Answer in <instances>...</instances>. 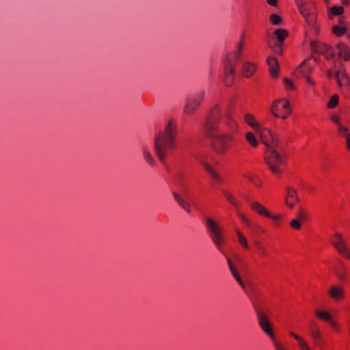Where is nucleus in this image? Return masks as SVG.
<instances>
[{
  "instance_id": "nucleus-1",
  "label": "nucleus",
  "mask_w": 350,
  "mask_h": 350,
  "mask_svg": "<svg viewBox=\"0 0 350 350\" xmlns=\"http://www.w3.org/2000/svg\"><path fill=\"white\" fill-rule=\"evenodd\" d=\"M221 120V111L218 105H215L208 113L203 124L204 135L210 139L213 150L219 154H225L236 142L239 134V125L232 117L227 116L225 120V129L220 133L219 125Z\"/></svg>"
},
{
  "instance_id": "nucleus-2",
  "label": "nucleus",
  "mask_w": 350,
  "mask_h": 350,
  "mask_svg": "<svg viewBox=\"0 0 350 350\" xmlns=\"http://www.w3.org/2000/svg\"><path fill=\"white\" fill-rule=\"evenodd\" d=\"M177 128L172 120L168 121L164 131H161L154 138V148L160 161L165 163L167 153L176 148Z\"/></svg>"
},
{
  "instance_id": "nucleus-3",
  "label": "nucleus",
  "mask_w": 350,
  "mask_h": 350,
  "mask_svg": "<svg viewBox=\"0 0 350 350\" xmlns=\"http://www.w3.org/2000/svg\"><path fill=\"white\" fill-rule=\"evenodd\" d=\"M244 46V37L241 38L238 44L237 49L234 53H229L226 55L224 60V82L226 86H231L233 84L235 75V66L237 62L240 61L241 51Z\"/></svg>"
},
{
  "instance_id": "nucleus-4",
  "label": "nucleus",
  "mask_w": 350,
  "mask_h": 350,
  "mask_svg": "<svg viewBox=\"0 0 350 350\" xmlns=\"http://www.w3.org/2000/svg\"><path fill=\"white\" fill-rule=\"evenodd\" d=\"M265 160L273 174L280 176L282 170L280 166L285 161V156L280 154L273 148H268L265 153Z\"/></svg>"
},
{
  "instance_id": "nucleus-5",
  "label": "nucleus",
  "mask_w": 350,
  "mask_h": 350,
  "mask_svg": "<svg viewBox=\"0 0 350 350\" xmlns=\"http://www.w3.org/2000/svg\"><path fill=\"white\" fill-rule=\"evenodd\" d=\"M257 316L260 327L262 331L269 336L275 350H287L286 348L275 338L271 324L266 314L264 312L259 310L257 312Z\"/></svg>"
},
{
  "instance_id": "nucleus-6",
  "label": "nucleus",
  "mask_w": 350,
  "mask_h": 350,
  "mask_svg": "<svg viewBox=\"0 0 350 350\" xmlns=\"http://www.w3.org/2000/svg\"><path fill=\"white\" fill-rule=\"evenodd\" d=\"M297 7L306 22L310 25H314L317 21V9L314 3L311 1H299Z\"/></svg>"
},
{
  "instance_id": "nucleus-7",
  "label": "nucleus",
  "mask_w": 350,
  "mask_h": 350,
  "mask_svg": "<svg viewBox=\"0 0 350 350\" xmlns=\"http://www.w3.org/2000/svg\"><path fill=\"white\" fill-rule=\"evenodd\" d=\"M291 111L290 103L284 99L274 101L271 107V113L276 118L285 119Z\"/></svg>"
},
{
  "instance_id": "nucleus-8",
  "label": "nucleus",
  "mask_w": 350,
  "mask_h": 350,
  "mask_svg": "<svg viewBox=\"0 0 350 350\" xmlns=\"http://www.w3.org/2000/svg\"><path fill=\"white\" fill-rule=\"evenodd\" d=\"M310 48L314 53L321 54L327 59L334 57V52L332 47L327 44L317 40L310 42Z\"/></svg>"
},
{
  "instance_id": "nucleus-9",
  "label": "nucleus",
  "mask_w": 350,
  "mask_h": 350,
  "mask_svg": "<svg viewBox=\"0 0 350 350\" xmlns=\"http://www.w3.org/2000/svg\"><path fill=\"white\" fill-rule=\"evenodd\" d=\"M205 220L206 228L208 232L212 235L214 241H221L222 232L219 224L210 217H206Z\"/></svg>"
},
{
  "instance_id": "nucleus-10",
  "label": "nucleus",
  "mask_w": 350,
  "mask_h": 350,
  "mask_svg": "<svg viewBox=\"0 0 350 350\" xmlns=\"http://www.w3.org/2000/svg\"><path fill=\"white\" fill-rule=\"evenodd\" d=\"M261 142L269 148H275L278 143L277 136L273 135L272 131L269 128L260 129Z\"/></svg>"
},
{
  "instance_id": "nucleus-11",
  "label": "nucleus",
  "mask_w": 350,
  "mask_h": 350,
  "mask_svg": "<svg viewBox=\"0 0 350 350\" xmlns=\"http://www.w3.org/2000/svg\"><path fill=\"white\" fill-rule=\"evenodd\" d=\"M204 96V93H200L193 98H188L185 107V112L187 114L193 113L200 105Z\"/></svg>"
},
{
  "instance_id": "nucleus-12",
  "label": "nucleus",
  "mask_w": 350,
  "mask_h": 350,
  "mask_svg": "<svg viewBox=\"0 0 350 350\" xmlns=\"http://www.w3.org/2000/svg\"><path fill=\"white\" fill-rule=\"evenodd\" d=\"M308 332L313 340L314 346H319V340L322 338V333L319 326L314 321H311L308 325Z\"/></svg>"
},
{
  "instance_id": "nucleus-13",
  "label": "nucleus",
  "mask_w": 350,
  "mask_h": 350,
  "mask_svg": "<svg viewBox=\"0 0 350 350\" xmlns=\"http://www.w3.org/2000/svg\"><path fill=\"white\" fill-rule=\"evenodd\" d=\"M299 201L297 191L288 187L285 198V203L290 208H293Z\"/></svg>"
},
{
  "instance_id": "nucleus-14",
  "label": "nucleus",
  "mask_w": 350,
  "mask_h": 350,
  "mask_svg": "<svg viewBox=\"0 0 350 350\" xmlns=\"http://www.w3.org/2000/svg\"><path fill=\"white\" fill-rule=\"evenodd\" d=\"M329 297L336 301H338L345 297V292L342 287L332 286L327 291Z\"/></svg>"
},
{
  "instance_id": "nucleus-15",
  "label": "nucleus",
  "mask_w": 350,
  "mask_h": 350,
  "mask_svg": "<svg viewBox=\"0 0 350 350\" xmlns=\"http://www.w3.org/2000/svg\"><path fill=\"white\" fill-rule=\"evenodd\" d=\"M267 63L269 66V72L271 77H278L279 75V63L277 59L273 56H269L267 59Z\"/></svg>"
},
{
  "instance_id": "nucleus-16",
  "label": "nucleus",
  "mask_w": 350,
  "mask_h": 350,
  "mask_svg": "<svg viewBox=\"0 0 350 350\" xmlns=\"http://www.w3.org/2000/svg\"><path fill=\"white\" fill-rule=\"evenodd\" d=\"M334 247L342 257L350 259V250L345 242H333Z\"/></svg>"
},
{
  "instance_id": "nucleus-17",
  "label": "nucleus",
  "mask_w": 350,
  "mask_h": 350,
  "mask_svg": "<svg viewBox=\"0 0 350 350\" xmlns=\"http://www.w3.org/2000/svg\"><path fill=\"white\" fill-rule=\"evenodd\" d=\"M338 56L344 61L350 60V47L344 43H339L337 45Z\"/></svg>"
},
{
  "instance_id": "nucleus-18",
  "label": "nucleus",
  "mask_w": 350,
  "mask_h": 350,
  "mask_svg": "<svg viewBox=\"0 0 350 350\" xmlns=\"http://www.w3.org/2000/svg\"><path fill=\"white\" fill-rule=\"evenodd\" d=\"M335 77L339 87H342L343 84L347 83L350 81L343 67L340 68L336 72Z\"/></svg>"
},
{
  "instance_id": "nucleus-19",
  "label": "nucleus",
  "mask_w": 350,
  "mask_h": 350,
  "mask_svg": "<svg viewBox=\"0 0 350 350\" xmlns=\"http://www.w3.org/2000/svg\"><path fill=\"white\" fill-rule=\"evenodd\" d=\"M251 208L262 217H271V213L260 203L254 202L250 205Z\"/></svg>"
},
{
  "instance_id": "nucleus-20",
  "label": "nucleus",
  "mask_w": 350,
  "mask_h": 350,
  "mask_svg": "<svg viewBox=\"0 0 350 350\" xmlns=\"http://www.w3.org/2000/svg\"><path fill=\"white\" fill-rule=\"evenodd\" d=\"M224 196L226 199V200L236 209H239L241 208V204L237 200L236 197L231 193L230 191L222 189L221 191Z\"/></svg>"
},
{
  "instance_id": "nucleus-21",
  "label": "nucleus",
  "mask_w": 350,
  "mask_h": 350,
  "mask_svg": "<svg viewBox=\"0 0 350 350\" xmlns=\"http://www.w3.org/2000/svg\"><path fill=\"white\" fill-rule=\"evenodd\" d=\"M228 263L229 268L230 269V271L234 276V278L236 279L239 284L241 286L243 289H245V284L242 280L241 278L240 277L238 270L237 269L234 264L228 258Z\"/></svg>"
},
{
  "instance_id": "nucleus-22",
  "label": "nucleus",
  "mask_w": 350,
  "mask_h": 350,
  "mask_svg": "<svg viewBox=\"0 0 350 350\" xmlns=\"http://www.w3.org/2000/svg\"><path fill=\"white\" fill-rule=\"evenodd\" d=\"M256 71V66L254 63L247 62L243 66L242 72L246 77H250Z\"/></svg>"
},
{
  "instance_id": "nucleus-23",
  "label": "nucleus",
  "mask_w": 350,
  "mask_h": 350,
  "mask_svg": "<svg viewBox=\"0 0 350 350\" xmlns=\"http://www.w3.org/2000/svg\"><path fill=\"white\" fill-rule=\"evenodd\" d=\"M173 196L175 199V200L178 203V204L187 213L191 212V206L190 204L187 202L183 198L178 194L176 191L172 192Z\"/></svg>"
},
{
  "instance_id": "nucleus-24",
  "label": "nucleus",
  "mask_w": 350,
  "mask_h": 350,
  "mask_svg": "<svg viewBox=\"0 0 350 350\" xmlns=\"http://www.w3.org/2000/svg\"><path fill=\"white\" fill-rule=\"evenodd\" d=\"M201 163L204 169L207 171V172L210 174V176H211V177L219 183L221 182V178L220 176L213 169V167L208 163L204 161H202Z\"/></svg>"
},
{
  "instance_id": "nucleus-25",
  "label": "nucleus",
  "mask_w": 350,
  "mask_h": 350,
  "mask_svg": "<svg viewBox=\"0 0 350 350\" xmlns=\"http://www.w3.org/2000/svg\"><path fill=\"white\" fill-rule=\"evenodd\" d=\"M274 35L279 44H282L284 40L288 36V31L285 29L279 28L275 30Z\"/></svg>"
},
{
  "instance_id": "nucleus-26",
  "label": "nucleus",
  "mask_w": 350,
  "mask_h": 350,
  "mask_svg": "<svg viewBox=\"0 0 350 350\" xmlns=\"http://www.w3.org/2000/svg\"><path fill=\"white\" fill-rule=\"evenodd\" d=\"M245 122L250 126L252 129H254L256 131H258L260 129V126L257 122L254 116L251 113H247L245 116Z\"/></svg>"
},
{
  "instance_id": "nucleus-27",
  "label": "nucleus",
  "mask_w": 350,
  "mask_h": 350,
  "mask_svg": "<svg viewBox=\"0 0 350 350\" xmlns=\"http://www.w3.org/2000/svg\"><path fill=\"white\" fill-rule=\"evenodd\" d=\"M245 139L248 144H250L253 148H256L258 145V142L252 132H247L245 134Z\"/></svg>"
},
{
  "instance_id": "nucleus-28",
  "label": "nucleus",
  "mask_w": 350,
  "mask_h": 350,
  "mask_svg": "<svg viewBox=\"0 0 350 350\" xmlns=\"http://www.w3.org/2000/svg\"><path fill=\"white\" fill-rule=\"evenodd\" d=\"M314 314L319 319L326 322L331 321L332 320L330 314L325 311L316 310Z\"/></svg>"
},
{
  "instance_id": "nucleus-29",
  "label": "nucleus",
  "mask_w": 350,
  "mask_h": 350,
  "mask_svg": "<svg viewBox=\"0 0 350 350\" xmlns=\"http://www.w3.org/2000/svg\"><path fill=\"white\" fill-rule=\"evenodd\" d=\"M338 101H339V96L338 94H334L329 99V100L328 101L327 104V107L329 109H333L334 107H336L338 104Z\"/></svg>"
},
{
  "instance_id": "nucleus-30",
  "label": "nucleus",
  "mask_w": 350,
  "mask_h": 350,
  "mask_svg": "<svg viewBox=\"0 0 350 350\" xmlns=\"http://www.w3.org/2000/svg\"><path fill=\"white\" fill-rule=\"evenodd\" d=\"M245 177L252 183H253L255 186L256 187H261L262 185V181L258 177L256 176V175H254V174H249L247 176H245Z\"/></svg>"
},
{
  "instance_id": "nucleus-31",
  "label": "nucleus",
  "mask_w": 350,
  "mask_h": 350,
  "mask_svg": "<svg viewBox=\"0 0 350 350\" xmlns=\"http://www.w3.org/2000/svg\"><path fill=\"white\" fill-rule=\"evenodd\" d=\"M344 13V8L342 6H333L329 10V13L333 16H340Z\"/></svg>"
},
{
  "instance_id": "nucleus-32",
  "label": "nucleus",
  "mask_w": 350,
  "mask_h": 350,
  "mask_svg": "<svg viewBox=\"0 0 350 350\" xmlns=\"http://www.w3.org/2000/svg\"><path fill=\"white\" fill-rule=\"evenodd\" d=\"M346 32V28L345 27L334 25L332 27V33L336 36H341Z\"/></svg>"
},
{
  "instance_id": "nucleus-33",
  "label": "nucleus",
  "mask_w": 350,
  "mask_h": 350,
  "mask_svg": "<svg viewBox=\"0 0 350 350\" xmlns=\"http://www.w3.org/2000/svg\"><path fill=\"white\" fill-rule=\"evenodd\" d=\"M144 157L145 160L152 166H153L155 163V161L152 156L151 155L150 152H148L147 150L144 149Z\"/></svg>"
},
{
  "instance_id": "nucleus-34",
  "label": "nucleus",
  "mask_w": 350,
  "mask_h": 350,
  "mask_svg": "<svg viewBox=\"0 0 350 350\" xmlns=\"http://www.w3.org/2000/svg\"><path fill=\"white\" fill-rule=\"evenodd\" d=\"M337 131H338V134L340 136V137H345L346 136L347 137V133H348V128L342 125L341 124H339V126H337Z\"/></svg>"
},
{
  "instance_id": "nucleus-35",
  "label": "nucleus",
  "mask_w": 350,
  "mask_h": 350,
  "mask_svg": "<svg viewBox=\"0 0 350 350\" xmlns=\"http://www.w3.org/2000/svg\"><path fill=\"white\" fill-rule=\"evenodd\" d=\"M289 334L291 336L294 338L297 341L299 347H300L302 345H304L306 342L302 337H301L300 336H299L298 334H297L293 332H290Z\"/></svg>"
},
{
  "instance_id": "nucleus-36",
  "label": "nucleus",
  "mask_w": 350,
  "mask_h": 350,
  "mask_svg": "<svg viewBox=\"0 0 350 350\" xmlns=\"http://www.w3.org/2000/svg\"><path fill=\"white\" fill-rule=\"evenodd\" d=\"M270 21L273 25H279L282 21L280 16L276 14H272L270 16Z\"/></svg>"
},
{
  "instance_id": "nucleus-37",
  "label": "nucleus",
  "mask_w": 350,
  "mask_h": 350,
  "mask_svg": "<svg viewBox=\"0 0 350 350\" xmlns=\"http://www.w3.org/2000/svg\"><path fill=\"white\" fill-rule=\"evenodd\" d=\"M284 85L288 90H294V85L293 81L288 78H284L283 79Z\"/></svg>"
},
{
  "instance_id": "nucleus-38",
  "label": "nucleus",
  "mask_w": 350,
  "mask_h": 350,
  "mask_svg": "<svg viewBox=\"0 0 350 350\" xmlns=\"http://www.w3.org/2000/svg\"><path fill=\"white\" fill-rule=\"evenodd\" d=\"M297 219L301 222H304L307 220L308 217L306 213L303 209H299L297 213Z\"/></svg>"
},
{
  "instance_id": "nucleus-39",
  "label": "nucleus",
  "mask_w": 350,
  "mask_h": 350,
  "mask_svg": "<svg viewBox=\"0 0 350 350\" xmlns=\"http://www.w3.org/2000/svg\"><path fill=\"white\" fill-rule=\"evenodd\" d=\"M301 221L297 219H295L291 221L290 226L295 230H299L301 228Z\"/></svg>"
},
{
  "instance_id": "nucleus-40",
  "label": "nucleus",
  "mask_w": 350,
  "mask_h": 350,
  "mask_svg": "<svg viewBox=\"0 0 350 350\" xmlns=\"http://www.w3.org/2000/svg\"><path fill=\"white\" fill-rule=\"evenodd\" d=\"M341 88H342V92L345 96L350 97V81L347 83L343 84Z\"/></svg>"
},
{
  "instance_id": "nucleus-41",
  "label": "nucleus",
  "mask_w": 350,
  "mask_h": 350,
  "mask_svg": "<svg viewBox=\"0 0 350 350\" xmlns=\"http://www.w3.org/2000/svg\"><path fill=\"white\" fill-rule=\"evenodd\" d=\"M267 218L271 219L274 221L275 225H279L282 221V216L280 214L273 215L271 214V217H267Z\"/></svg>"
},
{
  "instance_id": "nucleus-42",
  "label": "nucleus",
  "mask_w": 350,
  "mask_h": 350,
  "mask_svg": "<svg viewBox=\"0 0 350 350\" xmlns=\"http://www.w3.org/2000/svg\"><path fill=\"white\" fill-rule=\"evenodd\" d=\"M342 269L341 271L336 270V273L340 280H343L346 278L347 274H346L345 270L342 266Z\"/></svg>"
},
{
  "instance_id": "nucleus-43",
  "label": "nucleus",
  "mask_w": 350,
  "mask_h": 350,
  "mask_svg": "<svg viewBox=\"0 0 350 350\" xmlns=\"http://www.w3.org/2000/svg\"><path fill=\"white\" fill-rule=\"evenodd\" d=\"M239 215L243 223L247 226L250 225V219L244 214L240 213Z\"/></svg>"
},
{
  "instance_id": "nucleus-44",
  "label": "nucleus",
  "mask_w": 350,
  "mask_h": 350,
  "mask_svg": "<svg viewBox=\"0 0 350 350\" xmlns=\"http://www.w3.org/2000/svg\"><path fill=\"white\" fill-rule=\"evenodd\" d=\"M282 44H279L275 46L273 51L275 53L279 54V55L282 54Z\"/></svg>"
},
{
  "instance_id": "nucleus-45",
  "label": "nucleus",
  "mask_w": 350,
  "mask_h": 350,
  "mask_svg": "<svg viewBox=\"0 0 350 350\" xmlns=\"http://www.w3.org/2000/svg\"><path fill=\"white\" fill-rule=\"evenodd\" d=\"M330 119L334 123L337 124V126H339V124H341L340 119L338 116L333 115L331 116Z\"/></svg>"
},
{
  "instance_id": "nucleus-46",
  "label": "nucleus",
  "mask_w": 350,
  "mask_h": 350,
  "mask_svg": "<svg viewBox=\"0 0 350 350\" xmlns=\"http://www.w3.org/2000/svg\"><path fill=\"white\" fill-rule=\"evenodd\" d=\"M299 348L301 350H312L311 347L309 346L307 342L302 345Z\"/></svg>"
},
{
  "instance_id": "nucleus-47",
  "label": "nucleus",
  "mask_w": 350,
  "mask_h": 350,
  "mask_svg": "<svg viewBox=\"0 0 350 350\" xmlns=\"http://www.w3.org/2000/svg\"><path fill=\"white\" fill-rule=\"evenodd\" d=\"M342 234L339 232H336L334 234V241H342Z\"/></svg>"
},
{
  "instance_id": "nucleus-48",
  "label": "nucleus",
  "mask_w": 350,
  "mask_h": 350,
  "mask_svg": "<svg viewBox=\"0 0 350 350\" xmlns=\"http://www.w3.org/2000/svg\"><path fill=\"white\" fill-rule=\"evenodd\" d=\"M237 234L239 237V241H247L243 234L241 233L239 230L237 231Z\"/></svg>"
},
{
  "instance_id": "nucleus-49",
  "label": "nucleus",
  "mask_w": 350,
  "mask_h": 350,
  "mask_svg": "<svg viewBox=\"0 0 350 350\" xmlns=\"http://www.w3.org/2000/svg\"><path fill=\"white\" fill-rule=\"evenodd\" d=\"M254 249L259 252L262 250L260 242H254Z\"/></svg>"
},
{
  "instance_id": "nucleus-50",
  "label": "nucleus",
  "mask_w": 350,
  "mask_h": 350,
  "mask_svg": "<svg viewBox=\"0 0 350 350\" xmlns=\"http://www.w3.org/2000/svg\"><path fill=\"white\" fill-rule=\"evenodd\" d=\"M241 244L242 247L245 249V250H250L251 249V247L249 245V243L248 242H241Z\"/></svg>"
},
{
  "instance_id": "nucleus-51",
  "label": "nucleus",
  "mask_w": 350,
  "mask_h": 350,
  "mask_svg": "<svg viewBox=\"0 0 350 350\" xmlns=\"http://www.w3.org/2000/svg\"><path fill=\"white\" fill-rule=\"evenodd\" d=\"M268 4L272 6H276L278 3V0H267Z\"/></svg>"
},
{
  "instance_id": "nucleus-52",
  "label": "nucleus",
  "mask_w": 350,
  "mask_h": 350,
  "mask_svg": "<svg viewBox=\"0 0 350 350\" xmlns=\"http://www.w3.org/2000/svg\"><path fill=\"white\" fill-rule=\"evenodd\" d=\"M329 323H331L332 326L333 327L334 329H336L337 327H338V325L337 323L334 321L332 319L331 320V321H329Z\"/></svg>"
},
{
  "instance_id": "nucleus-53",
  "label": "nucleus",
  "mask_w": 350,
  "mask_h": 350,
  "mask_svg": "<svg viewBox=\"0 0 350 350\" xmlns=\"http://www.w3.org/2000/svg\"><path fill=\"white\" fill-rule=\"evenodd\" d=\"M306 81L308 83L311 84V85H314V82L313 81L311 80V79L310 78V77L308 76H306Z\"/></svg>"
},
{
  "instance_id": "nucleus-54",
  "label": "nucleus",
  "mask_w": 350,
  "mask_h": 350,
  "mask_svg": "<svg viewBox=\"0 0 350 350\" xmlns=\"http://www.w3.org/2000/svg\"><path fill=\"white\" fill-rule=\"evenodd\" d=\"M215 244H216V247H217L219 250H221V245H222V242H220V241L215 242Z\"/></svg>"
},
{
  "instance_id": "nucleus-55",
  "label": "nucleus",
  "mask_w": 350,
  "mask_h": 350,
  "mask_svg": "<svg viewBox=\"0 0 350 350\" xmlns=\"http://www.w3.org/2000/svg\"><path fill=\"white\" fill-rule=\"evenodd\" d=\"M317 347H319L320 350H323V345H322V341L321 339L319 340V346H317Z\"/></svg>"
},
{
  "instance_id": "nucleus-56",
  "label": "nucleus",
  "mask_w": 350,
  "mask_h": 350,
  "mask_svg": "<svg viewBox=\"0 0 350 350\" xmlns=\"http://www.w3.org/2000/svg\"><path fill=\"white\" fill-rule=\"evenodd\" d=\"M302 68H303V66L301 65V66H299V68H297V72H301L302 70Z\"/></svg>"
},
{
  "instance_id": "nucleus-57",
  "label": "nucleus",
  "mask_w": 350,
  "mask_h": 350,
  "mask_svg": "<svg viewBox=\"0 0 350 350\" xmlns=\"http://www.w3.org/2000/svg\"><path fill=\"white\" fill-rule=\"evenodd\" d=\"M325 168H326V167H325V163H323V169L324 170H325Z\"/></svg>"
},
{
  "instance_id": "nucleus-58",
  "label": "nucleus",
  "mask_w": 350,
  "mask_h": 350,
  "mask_svg": "<svg viewBox=\"0 0 350 350\" xmlns=\"http://www.w3.org/2000/svg\"><path fill=\"white\" fill-rule=\"evenodd\" d=\"M325 1H326V2H327V3H328V2H329V0H325Z\"/></svg>"
}]
</instances>
